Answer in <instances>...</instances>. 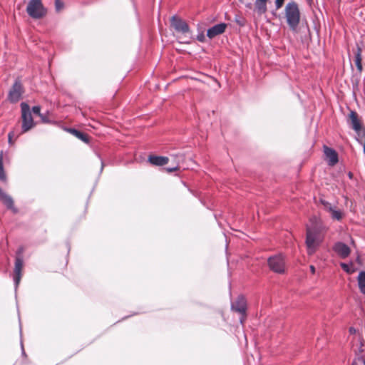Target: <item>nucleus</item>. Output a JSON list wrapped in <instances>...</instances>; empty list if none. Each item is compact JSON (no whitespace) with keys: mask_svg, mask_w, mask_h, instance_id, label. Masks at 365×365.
<instances>
[{"mask_svg":"<svg viewBox=\"0 0 365 365\" xmlns=\"http://www.w3.org/2000/svg\"><path fill=\"white\" fill-rule=\"evenodd\" d=\"M148 160L153 165L162 166L166 165L169 159L167 157L151 155L149 157Z\"/></svg>","mask_w":365,"mask_h":365,"instance_id":"15","label":"nucleus"},{"mask_svg":"<svg viewBox=\"0 0 365 365\" xmlns=\"http://www.w3.org/2000/svg\"><path fill=\"white\" fill-rule=\"evenodd\" d=\"M21 252L22 250H19L15 260V266L14 269V281L16 287L19 285L22 276L21 272L23 269L24 262L21 256Z\"/></svg>","mask_w":365,"mask_h":365,"instance_id":"6","label":"nucleus"},{"mask_svg":"<svg viewBox=\"0 0 365 365\" xmlns=\"http://www.w3.org/2000/svg\"><path fill=\"white\" fill-rule=\"evenodd\" d=\"M349 123L352 129L358 134L359 138L364 135V131L361 129V121L355 111H351L349 117Z\"/></svg>","mask_w":365,"mask_h":365,"instance_id":"7","label":"nucleus"},{"mask_svg":"<svg viewBox=\"0 0 365 365\" xmlns=\"http://www.w3.org/2000/svg\"><path fill=\"white\" fill-rule=\"evenodd\" d=\"M32 111L34 113L36 114V115H38L39 116L41 117L42 120L44 121V118L41 115L40 111H41V108L40 106H34L33 108H32Z\"/></svg>","mask_w":365,"mask_h":365,"instance_id":"24","label":"nucleus"},{"mask_svg":"<svg viewBox=\"0 0 365 365\" xmlns=\"http://www.w3.org/2000/svg\"><path fill=\"white\" fill-rule=\"evenodd\" d=\"M310 270H311L312 274L315 273V267L313 265L310 266Z\"/></svg>","mask_w":365,"mask_h":365,"instance_id":"29","label":"nucleus"},{"mask_svg":"<svg viewBox=\"0 0 365 365\" xmlns=\"http://www.w3.org/2000/svg\"><path fill=\"white\" fill-rule=\"evenodd\" d=\"M27 14L33 19H41L45 16L46 11L41 0H30L26 7Z\"/></svg>","mask_w":365,"mask_h":365,"instance_id":"3","label":"nucleus"},{"mask_svg":"<svg viewBox=\"0 0 365 365\" xmlns=\"http://www.w3.org/2000/svg\"><path fill=\"white\" fill-rule=\"evenodd\" d=\"M364 365H365V359H364Z\"/></svg>","mask_w":365,"mask_h":365,"instance_id":"38","label":"nucleus"},{"mask_svg":"<svg viewBox=\"0 0 365 365\" xmlns=\"http://www.w3.org/2000/svg\"><path fill=\"white\" fill-rule=\"evenodd\" d=\"M236 21H237V23H238L239 24L242 25V24H241V23H240V20H238V21L237 20Z\"/></svg>","mask_w":365,"mask_h":365,"instance_id":"34","label":"nucleus"},{"mask_svg":"<svg viewBox=\"0 0 365 365\" xmlns=\"http://www.w3.org/2000/svg\"><path fill=\"white\" fill-rule=\"evenodd\" d=\"M0 200L6 206L8 209L11 210L14 212H16L17 210L14 207V200L12 197L3 191L1 188H0Z\"/></svg>","mask_w":365,"mask_h":365,"instance_id":"13","label":"nucleus"},{"mask_svg":"<svg viewBox=\"0 0 365 365\" xmlns=\"http://www.w3.org/2000/svg\"><path fill=\"white\" fill-rule=\"evenodd\" d=\"M269 0H256L255 2V9L258 14H263L267 12V3Z\"/></svg>","mask_w":365,"mask_h":365,"instance_id":"16","label":"nucleus"},{"mask_svg":"<svg viewBox=\"0 0 365 365\" xmlns=\"http://www.w3.org/2000/svg\"><path fill=\"white\" fill-rule=\"evenodd\" d=\"M21 108L22 118V131L25 133L29 131L34 126V123L29 106L26 103H21Z\"/></svg>","mask_w":365,"mask_h":365,"instance_id":"4","label":"nucleus"},{"mask_svg":"<svg viewBox=\"0 0 365 365\" xmlns=\"http://www.w3.org/2000/svg\"><path fill=\"white\" fill-rule=\"evenodd\" d=\"M284 1V0H276L275 4L277 9H279L282 6Z\"/></svg>","mask_w":365,"mask_h":365,"instance_id":"26","label":"nucleus"},{"mask_svg":"<svg viewBox=\"0 0 365 365\" xmlns=\"http://www.w3.org/2000/svg\"><path fill=\"white\" fill-rule=\"evenodd\" d=\"M232 309L244 315L247 309L246 299L243 296H239L236 301L232 304Z\"/></svg>","mask_w":365,"mask_h":365,"instance_id":"10","label":"nucleus"},{"mask_svg":"<svg viewBox=\"0 0 365 365\" xmlns=\"http://www.w3.org/2000/svg\"><path fill=\"white\" fill-rule=\"evenodd\" d=\"M268 265L270 269L276 273L282 274L285 271L284 257L282 255H277L268 259Z\"/></svg>","mask_w":365,"mask_h":365,"instance_id":"5","label":"nucleus"},{"mask_svg":"<svg viewBox=\"0 0 365 365\" xmlns=\"http://www.w3.org/2000/svg\"><path fill=\"white\" fill-rule=\"evenodd\" d=\"M243 320H244V319H243V318H241V319H240V322H241L242 324L243 323Z\"/></svg>","mask_w":365,"mask_h":365,"instance_id":"35","label":"nucleus"},{"mask_svg":"<svg viewBox=\"0 0 365 365\" xmlns=\"http://www.w3.org/2000/svg\"><path fill=\"white\" fill-rule=\"evenodd\" d=\"M236 21H237V23H238L239 24L242 25V24H241V23H240V20H238V21L237 20Z\"/></svg>","mask_w":365,"mask_h":365,"instance_id":"33","label":"nucleus"},{"mask_svg":"<svg viewBox=\"0 0 365 365\" xmlns=\"http://www.w3.org/2000/svg\"><path fill=\"white\" fill-rule=\"evenodd\" d=\"M341 268L345 271L347 273H351L353 271H351L350 269H349V267L348 264H346V263H341Z\"/></svg>","mask_w":365,"mask_h":365,"instance_id":"25","label":"nucleus"},{"mask_svg":"<svg viewBox=\"0 0 365 365\" xmlns=\"http://www.w3.org/2000/svg\"><path fill=\"white\" fill-rule=\"evenodd\" d=\"M307 1H308L309 2H311V1H312V0H307Z\"/></svg>","mask_w":365,"mask_h":365,"instance_id":"37","label":"nucleus"},{"mask_svg":"<svg viewBox=\"0 0 365 365\" xmlns=\"http://www.w3.org/2000/svg\"><path fill=\"white\" fill-rule=\"evenodd\" d=\"M22 94V86L20 82L16 81L9 93V99L13 103L17 102Z\"/></svg>","mask_w":365,"mask_h":365,"instance_id":"9","label":"nucleus"},{"mask_svg":"<svg viewBox=\"0 0 365 365\" xmlns=\"http://www.w3.org/2000/svg\"><path fill=\"white\" fill-rule=\"evenodd\" d=\"M56 11H59L63 8V3L61 0H55Z\"/></svg>","mask_w":365,"mask_h":365,"instance_id":"22","label":"nucleus"},{"mask_svg":"<svg viewBox=\"0 0 365 365\" xmlns=\"http://www.w3.org/2000/svg\"><path fill=\"white\" fill-rule=\"evenodd\" d=\"M9 142H11V133L9 134Z\"/></svg>","mask_w":365,"mask_h":365,"instance_id":"32","label":"nucleus"},{"mask_svg":"<svg viewBox=\"0 0 365 365\" xmlns=\"http://www.w3.org/2000/svg\"><path fill=\"white\" fill-rule=\"evenodd\" d=\"M68 130L71 134H73V135H75L76 138L81 140L84 143H88V136L87 135L78 131V130L73 128H71Z\"/></svg>","mask_w":365,"mask_h":365,"instance_id":"17","label":"nucleus"},{"mask_svg":"<svg viewBox=\"0 0 365 365\" xmlns=\"http://www.w3.org/2000/svg\"><path fill=\"white\" fill-rule=\"evenodd\" d=\"M250 6H251V4H248L247 5V7H250Z\"/></svg>","mask_w":365,"mask_h":365,"instance_id":"36","label":"nucleus"},{"mask_svg":"<svg viewBox=\"0 0 365 365\" xmlns=\"http://www.w3.org/2000/svg\"><path fill=\"white\" fill-rule=\"evenodd\" d=\"M322 240L323 237L317 228L307 227L306 245L308 255H312L315 252Z\"/></svg>","mask_w":365,"mask_h":365,"instance_id":"2","label":"nucleus"},{"mask_svg":"<svg viewBox=\"0 0 365 365\" xmlns=\"http://www.w3.org/2000/svg\"><path fill=\"white\" fill-rule=\"evenodd\" d=\"M322 204L324 206V208L326 210H327L329 212H331V210H333L334 207L328 202L322 201Z\"/></svg>","mask_w":365,"mask_h":365,"instance_id":"23","label":"nucleus"},{"mask_svg":"<svg viewBox=\"0 0 365 365\" xmlns=\"http://www.w3.org/2000/svg\"><path fill=\"white\" fill-rule=\"evenodd\" d=\"M324 154L329 160V165H334L338 162V155L336 152L327 146L324 147Z\"/></svg>","mask_w":365,"mask_h":365,"instance_id":"14","label":"nucleus"},{"mask_svg":"<svg viewBox=\"0 0 365 365\" xmlns=\"http://www.w3.org/2000/svg\"><path fill=\"white\" fill-rule=\"evenodd\" d=\"M349 331H350L351 333H354V332L355 331V330H354V328H350Z\"/></svg>","mask_w":365,"mask_h":365,"instance_id":"31","label":"nucleus"},{"mask_svg":"<svg viewBox=\"0 0 365 365\" xmlns=\"http://www.w3.org/2000/svg\"><path fill=\"white\" fill-rule=\"evenodd\" d=\"M171 25L177 31L183 34L188 33L190 29L187 24L177 16H173L171 19Z\"/></svg>","mask_w":365,"mask_h":365,"instance_id":"8","label":"nucleus"},{"mask_svg":"<svg viewBox=\"0 0 365 365\" xmlns=\"http://www.w3.org/2000/svg\"><path fill=\"white\" fill-rule=\"evenodd\" d=\"M226 28L227 24L225 23L216 24L207 30V36L210 38H213L215 36L223 34L225 31Z\"/></svg>","mask_w":365,"mask_h":365,"instance_id":"11","label":"nucleus"},{"mask_svg":"<svg viewBox=\"0 0 365 365\" xmlns=\"http://www.w3.org/2000/svg\"><path fill=\"white\" fill-rule=\"evenodd\" d=\"M348 176H349V178L350 179H351V178H353V174H352L351 172H349V173H348Z\"/></svg>","mask_w":365,"mask_h":365,"instance_id":"30","label":"nucleus"},{"mask_svg":"<svg viewBox=\"0 0 365 365\" xmlns=\"http://www.w3.org/2000/svg\"><path fill=\"white\" fill-rule=\"evenodd\" d=\"M358 283L360 291L365 294V272H361L359 274Z\"/></svg>","mask_w":365,"mask_h":365,"instance_id":"18","label":"nucleus"},{"mask_svg":"<svg viewBox=\"0 0 365 365\" xmlns=\"http://www.w3.org/2000/svg\"><path fill=\"white\" fill-rule=\"evenodd\" d=\"M334 250L341 258H346L350 254L349 247L343 242L336 243L334 246Z\"/></svg>","mask_w":365,"mask_h":365,"instance_id":"12","label":"nucleus"},{"mask_svg":"<svg viewBox=\"0 0 365 365\" xmlns=\"http://www.w3.org/2000/svg\"><path fill=\"white\" fill-rule=\"evenodd\" d=\"M285 17L287 22L293 31H296L300 20V12L295 2H289L285 6Z\"/></svg>","mask_w":365,"mask_h":365,"instance_id":"1","label":"nucleus"},{"mask_svg":"<svg viewBox=\"0 0 365 365\" xmlns=\"http://www.w3.org/2000/svg\"><path fill=\"white\" fill-rule=\"evenodd\" d=\"M329 213L331 218L336 220H341L344 216V213L340 210L335 209V207Z\"/></svg>","mask_w":365,"mask_h":365,"instance_id":"20","label":"nucleus"},{"mask_svg":"<svg viewBox=\"0 0 365 365\" xmlns=\"http://www.w3.org/2000/svg\"><path fill=\"white\" fill-rule=\"evenodd\" d=\"M355 64L356 66V68L359 72H361L362 71V64H361V49H358V52L356 54L355 56Z\"/></svg>","mask_w":365,"mask_h":365,"instance_id":"21","label":"nucleus"},{"mask_svg":"<svg viewBox=\"0 0 365 365\" xmlns=\"http://www.w3.org/2000/svg\"><path fill=\"white\" fill-rule=\"evenodd\" d=\"M197 40L200 41H204V36L203 35L197 36Z\"/></svg>","mask_w":365,"mask_h":365,"instance_id":"28","label":"nucleus"},{"mask_svg":"<svg viewBox=\"0 0 365 365\" xmlns=\"http://www.w3.org/2000/svg\"><path fill=\"white\" fill-rule=\"evenodd\" d=\"M178 169V167L176 166V167H174V168H168L167 170H168V172L171 173V172L177 170Z\"/></svg>","mask_w":365,"mask_h":365,"instance_id":"27","label":"nucleus"},{"mask_svg":"<svg viewBox=\"0 0 365 365\" xmlns=\"http://www.w3.org/2000/svg\"><path fill=\"white\" fill-rule=\"evenodd\" d=\"M3 153L0 152V180L3 182L6 181V175L4 170V165H3Z\"/></svg>","mask_w":365,"mask_h":365,"instance_id":"19","label":"nucleus"}]
</instances>
